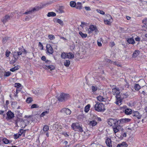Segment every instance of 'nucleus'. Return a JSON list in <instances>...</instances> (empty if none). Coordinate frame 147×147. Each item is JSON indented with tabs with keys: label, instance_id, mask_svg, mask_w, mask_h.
Listing matches in <instances>:
<instances>
[{
	"label": "nucleus",
	"instance_id": "obj_56",
	"mask_svg": "<svg viewBox=\"0 0 147 147\" xmlns=\"http://www.w3.org/2000/svg\"><path fill=\"white\" fill-rule=\"evenodd\" d=\"M97 44L99 46H100L102 45V44L100 40H97Z\"/></svg>",
	"mask_w": 147,
	"mask_h": 147
},
{
	"label": "nucleus",
	"instance_id": "obj_13",
	"mask_svg": "<svg viewBox=\"0 0 147 147\" xmlns=\"http://www.w3.org/2000/svg\"><path fill=\"white\" fill-rule=\"evenodd\" d=\"M132 115L138 119H140L141 117L140 114L137 111H135L132 113Z\"/></svg>",
	"mask_w": 147,
	"mask_h": 147
},
{
	"label": "nucleus",
	"instance_id": "obj_10",
	"mask_svg": "<svg viewBox=\"0 0 147 147\" xmlns=\"http://www.w3.org/2000/svg\"><path fill=\"white\" fill-rule=\"evenodd\" d=\"M10 19V17L8 15H6L4 17H3L2 19L1 20L2 22L5 24Z\"/></svg>",
	"mask_w": 147,
	"mask_h": 147
},
{
	"label": "nucleus",
	"instance_id": "obj_55",
	"mask_svg": "<svg viewBox=\"0 0 147 147\" xmlns=\"http://www.w3.org/2000/svg\"><path fill=\"white\" fill-rule=\"evenodd\" d=\"M92 89L93 91L95 92L96 90L97 89V88L96 87L92 86Z\"/></svg>",
	"mask_w": 147,
	"mask_h": 147
},
{
	"label": "nucleus",
	"instance_id": "obj_30",
	"mask_svg": "<svg viewBox=\"0 0 147 147\" xmlns=\"http://www.w3.org/2000/svg\"><path fill=\"white\" fill-rule=\"evenodd\" d=\"M97 123V122L93 120L90 121L89 124L90 126H94L96 125Z\"/></svg>",
	"mask_w": 147,
	"mask_h": 147
},
{
	"label": "nucleus",
	"instance_id": "obj_21",
	"mask_svg": "<svg viewBox=\"0 0 147 147\" xmlns=\"http://www.w3.org/2000/svg\"><path fill=\"white\" fill-rule=\"evenodd\" d=\"M67 58L72 59L74 58V55L71 53H67Z\"/></svg>",
	"mask_w": 147,
	"mask_h": 147
},
{
	"label": "nucleus",
	"instance_id": "obj_52",
	"mask_svg": "<svg viewBox=\"0 0 147 147\" xmlns=\"http://www.w3.org/2000/svg\"><path fill=\"white\" fill-rule=\"evenodd\" d=\"M14 138L15 139H17L20 136V134H14Z\"/></svg>",
	"mask_w": 147,
	"mask_h": 147
},
{
	"label": "nucleus",
	"instance_id": "obj_25",
	"mask_svg": "<svg viewBox=\"0 0 147 147\" xmlns=\"http://www.w3.org/2000/svg\"><path fill=\"white\" fill-rule=\"evenodd\" d=\"M79 34L81 36V37L83 38H85L87 36V35L86 34H84L82 32L80 31L79 33Z\"/></svg>",
	"mask_w": 147,
	"mask_h": 147
},
{
	"label": "nucleus",
	"instance_id": "obj_4",
	"mask_svg": "<svg viewBox=\"0 0 147 147\" xmlns=\"http://www.w3.org/2000/svg\"><path fill=\"white\" fill-rule=\"evenodd\" d=\"M69 94L62 93L58 97V99L59 101H63L69 98Z\"/></svg>",
	"mask_w": 147,
	"mask_h": 147
},
{
	"label": "nucleus",
	"instance_id": "obj_61",
	"mask_svg": "<svg viewBox=\"0 0 147 147\" xmlns=\"http://www.w3.org/2000/svg\"><path fill=\"white\" fill-rule=\"evenodd\" d=\"M33 93L37 95V90H34L33 92Z\"/></svg>",
	"mask_w": 147,
	"mask_h": 147
},
{
	"label": "nucleus",
	"instance_id": "obj_37",
	"mask_svg": "<svg viewBox=\"0 0 147 147\" xmlns=\"http://www.w3.org/2000/svg\"><path fill=\"white\" fill-rule=\"evenodd\" d=\"M70 5L72 7H74L76 6V3L74 1H71L70 3Z\"/></svg>",
	"mask_w": 147,
	"mask_h": 147
},
{
	"label": "nucleus",
	"instance_id": "obj_15",
	"mask_svg": "<svg viewBox=\"0 0 147 147\" xmlns=\"http://www.w3.org/2000/svg\"><path fill=\"white\" fill-rule=\"evenodd\" d=\"M130 120L131 119L128 118L122 119L120 120V122L121 123L123 124L129 122Z\"/></svg>",
	"mask_w": 147,
	"mask_h": 147
},
{
	"label": "nucleus",
	"instance_id": "obj_33",
	"mask_svg": "<svg viewBox=\"0 0 147 147\" xmlns=\"http://www.w3.org/2000/svg\"><path fill=\"white\" fill-rule=\"evenodd\" d=\"M49 113V110H48L45 111L43 112L40 115V117H43L44 116L48 114Z\"/></svg>",
	"mask_w": 147,
	"mask_h": 147
},
{
	"label": "nucleus",
	"instance_id": "obj_42",
	"mask_svg": "<svg viewBox=\"0 0 147 147\" xmlns=\"http://www.w3.org/2000/svg\"><path fill=\"white\" fill-rule=\"evenodd\" d=\"M49 38L51 40H54L55 39V36L52 34H50L48 36Z\"/></svg>",
	"mask_w": 147,
	"mask_h": 147
},
{
	"label": "nucleus",
	"instance_id": "obj_47",
	"mask_svg": "<svg viewBox=\"0 0 147 147\" xmlns=\"http://www.w3.org/2000/svg\"><path fill=\"white\" fill-rule=\"evenodd\" d=\"M33 11L31 9V8H30V9L29 10L27 11L26 12L24 13V14H31L32 12Z\"/></svg>",
	"mask_w": 147,
	"mask_h": 147
},
{
	"label": "nucleus",
	"instance_id": "obj_5",
	"mask_svg": "<svg viewBox=\"0 0 147 147\" xmlns=\"http://www.w3.org/2000/svg\"><path fill=\"white\" fill-rule=\"evenodd\" d=\"M118 122V121H117L116 119H110L108 120V123L109 125L111 126L113 125H116L117 123Z\"/></svg>",
	"mask_w": 147,
	"mask_h": 147
},
{
	"label": "nucleus",
	"instance_id": "obj_38",
	"mask_svg": "<svg viewBox=\"0 0 147 147\" xmlns=\"http://www.w3.org/2000/svg\"><path fill=\"white\" fill-rule=\"evenodd\" d=\"M128 96V94L127 93L121 94V97H122L123 98H126Z\"/></svg>",
	"mask_w": 147,
	"mask_h": 147
},
{
	"label": "nucleus",
	"instance_id": "obj_12",
	"mask_svg": "<svg viewBox=\"0 0 147 147\" xmlns=\"http://www.w3.org/2000/svg\"><path fill=\"white\" fill-rule=\"evenodd\" d=\"M116 100L115 102V103L119 105H121V102L122 101V99L121 98V97L119 96H115Z\"/></svg>",
	"mask_w": 147,
	"mask_h": 147
},
{
	"label": "nucleus",
	"instance_id": "obj_45",
	"mask_svg": "<svg viewBox=\"0 0 147 147\" xmlns=\"http://www.w3.org/2000/svg\"><path fill=\"white\" fill-rule=\"evenodd\" d=\"M37 95H40L44 94V92L40 90H37Z\"/></svg>",
	"mask_w": 147,
	"mask_h": 147
},
{
	"label": "nucleus",
	"instance_id": "obj_49",
	"mask_svg": "<svg viewBox=\"0 0 147 147\" xmlns=\"http://www.w3.org/2000/svg\"><path fill=\"white\" fill-rule=\"evenodd\" d=\"M32 101V99L31 98H28L26 100V102L28 103H30Z\"/></svg>",
	"mask_w": 147,
	"mask_h": 147
},
{
	"label": "nucleus",
	"instance_id": "obj_18",
	"mask_svg": "<svg viewBox=\"0 0 147 147\" xmlns=\"http://www.w3.org/2000/svg\"><path fill=\"white\" fill-rule=\"evenodd\" d=\"M127 144L125 142H123L121 143L118 144L117 147H127Z\"/></svg>",
	"mask_w": 147,
	"mask_h": 147
},
{
	"label": "nucleus",
	"instance_id": "obj_64",
	"mask_svg": "<svg viewBox=\"0 0 147 147\" xmlns=\"http://www.w3.org/2000/svg\"><path fill=\"white\" fill-rule=\"evenodd\" d=\"M4 113L3 111H0V114H2Z\"/></svg>",
	"mask_w": 147,
	"mask_h": 147
},
{
	"label": "nucleus",
	"instance_id": "obj_54",
	"mask_svg": "<svg viewBox=\"0 0 147 147\" xmlns=\"http://www.w3.org/2000/svg\"><path fill=\"white\" fill-rule=\"evenodd\" d=\"M111 61V63L113 64V65H116L118 66H121V65L118 64L116 62H112Z\"/></svg>",
	"mask_w": 147,
	"mask_h": 147
},
{
	"label": "nucleus",
	"instance_id": "obj_58",
	"mask_svg": "<svg viewBox=\"0 0 147 147\" xmlns=\"http://www.w3.org/2000/svg\"><path fill=\"white\" fill-rule=\"evenodd\" d=\"M135 40L137 41H140V38L138 36H137L136 38H135Z\"/></svg>",
	"mask_w": 147,
	"mask_h": 147
},
{
	"label": "nucleus",
	"instance_id": "obj_7",
	"mask_svg": "<svg viewBox=\"0 0 147 147\" xmlns=\"http://www.w3.org/2000/svg\"><path fill=\"white\" fill-rule=\"evenodd\" d=\"M107 17L108 19H105L104 20V23L107 25H110L111 24V22H110V20L111 19H112V17L109 14L107 15Z\"/></svg>",
	"mask_w": 147,
	"mask_h": 147
},
{
	"label": "nucleus",
	"instance_id": "obj_51",
	"mask_svg": "<svg viewBox=\"0 0 147 147\" xmlns=\"http://www.w3.org/2000/svg\"><path fill=\"white\" fill-rule=\"evenodd\" d=\"M11 74V72L9 71L5 72L4 74L5 76L7 77L9 76Z\"/></svg>",
	"mask_w": 147,
	"mask_h": 147
},
{
	"label": "nucleus",
	"instance_id": "obj_48",
	"mask_svg": "<svg viewBox=\"0 0 147 147\" xmlns=\"http://www.w3.org/2000/svg\"><path fill=\"white\" fill-rule=\"evenodd\" d=\"M38 107V106L36 104H33L31 106V109H33L34 108H37Z\"/></svg>",
	"mask_w": 147,
	"mask_h": 147
},
{
	"label": "nucleus",
	"instance_id": "obj_44",
	"mask_svg": "<svg viewBox=\"0 0 147 147\" xmlns=\"http://www.w3.org/2000/svg\"><path fill=\"white\" fill-rule=\"evenodd\" d=\"M135 88L136 90H138L140 88V86L139 84H136L135 86Z\"/></svg>",
	"mask_w": 147,
	"mask_h": 147
},
{
	"label": "nucleus",
	"instance_id": "obj_36",
	"mask_svg": "<svg viewBox=\"0 0 147 147\" xmlns=\"http://www.w3.org/2000/svg\"><path fill=\"white\" fill-rule=\"evenodd\" d=\"M25 131L26 130H24L23 129H21L18 132V134H20V136H21L22 134H23L24 135Z\"/></svg>",
	"mask_w": 147,
	"mask_h": 147
},
{
	"label": "nucleus",
	"instance_id": "obj_31",
	"mask_svg": "<svg viewBox=\"0 0 147 147\" xmlns=\"http://www.w3.org/2000/svg\"><path fill=\"white\" fill-rule=\"evenodd\" d=\"M90 105L88 104L85 107L84 111L86 113H87L89 111L90 107Z\"/></svg>",
	"mask_w": 147,
	"mask_h": 147
},
{
	"label": "nucleus",
	"instance_id": "obj_57",
	"mask_svg": "<svg viewBox=\"0 0 147 147\" xmlns=\"http://www.w3.org/2000/svg\"><path fill=\"white\" fill-rule=\"evenodd\" d=\"M85 9L87 11H90L91 9L90 7H84Z\"/></svg>",
	"mask_w": 147,
	"mask_h": 147
},
{
	"label": "nucleus",
	"instance_id": "obj_9",
	"mask_svg": "<svg viewBox=\"0 0 147 147\" xmlns=\"http://www.w3.org/2000/svg\"><path fill=\"white\" fill-rule=\"evenodd\" d=\"M60 112L62 113H64L67 115H69L71 113V110L68 108H64L61 110Z\"/></svg>",
	"mask_w": 147,
	"mask_h": 147
},
{
	"label": "nucleus",
	"instance_id": "obj_39",
	"mask_svg": "<svg viewBox=\"0 0 147 147\" xmlns=\"http://www.w3.org/2000/svg\"><path fill=\"white\" fill-rule=\"evenodd\" d=\"M2 140L3 143L5 144H8L9 143V140L6 138H3Z\"/></svg>",
	"mask_w": 147,
	"mask_h": 147
},
{
	"label": "nucleus",
	"instance_id": "obj_20",
	"mask_svg": "<svg viewBox=\"0 0 147 147\" xmlns=\"http://www.w3.org/2000/svg\"><path fill=\"white\" fill-rule=\"evenodd\" d=\"M97 98L98 101L100 102L105 101L106 99L105 98L101 96H98L97 97Z\"/></svg>",
	"mask_w": 147,
	"mask_h": 147
},
{
	"label": "nucleus",
	"instance_id": "obj_50",
	"mask_svg": "<svg viewBox=\"0 0 147 147\" xmlns=\"http://www.w3.org/2000/svg\"><path fill=\"white\" fill-rule=\"evenodd\" d=\"M10 53L11 52L10 51L8 50H7L5 53L6 56L7 57H9Z\"/></svg>",
	"mask_w": 147,
	"mask_h": 147
},
{
	"label": "nucleus",
	"instance_id": "obj_32",
	"mask_svg": "<svg viewBox=\"0 0 147 147\" xmlns=\"http://www.w3.org/2000/svg\"><path fill=\"white\" fill-rule=\"evenodd\" d=\"M56 16V14L53 12H49L47 14V16L48 17L55 16Z\"/></svg>",
	"mask_w": 147,
	"mask_h": 147
},
{
	"label": "nucleus",
	"instance_id": "obj_11",
	"mask_svg": "<svg viewBox=\"0 0 147 147\" xmlns=\"http://www.w3.org/2000/svg\"><path fill=\"white\" fill-rule=\"evenodd\" d=\"M43 7V5H40L38 6H36L33 8H31L33 12L34 11H38Z\"/></svg>",
	"mask_w": 147,
	"mask_h": 147
},
{
	"label": "nucleus",
	"instance_id": "obj_22",
	"mask_svg": "<svg viewBox=\"0 0 147 147\" xmlns=\"http://www.w3.org/2000/svg\"><path fill=\"white\" fill-rule=\"evenodd\" d=\"M139 54V51L138 50L135 51L133 54L132 57H137Z\"/></svg>",
	"mask_w": 147,
	"mask_h": 147
},
{
	"label": "nucleus",
	"instance_id": "obj_3",
	"mask_svg": "<svg viewBox=\"0 0 147 147\" xmlns=\"http://www.w3.org/2000/svg\"><path fill=\"white\" fill-rule=\"evenodd\" d=\"M88 33L89 34L94 33L97 34L98 30L96 26L94 25H91L90 26L87 30Z\"/></svg>",
	"mask_w": 147,
	"mask_h": 147
},
{
	"label": "nucleus",
	"instance_id": "obj_19",
	"mask_svg": "<svg viewBox=\"0 0 147 147\" xmlns=\"http://www.w3.org/2000/svg\"><path fill=\"white\" fill-rule=\"evenodd\" d=\"M55 22L58 23L61 25H63L64 24L63 21L60 19L56 18L54 20Z\"/></svg>",
	"mask_w": 147,
	"mask_h": 147
},
{
	"label": "nucleus",
	"instance_id": "obj_53",
	"mask_svg": "<svg viewBox=\"0 0 147 147\" xmlns=\"http://www.w3.org/2000/svg\"><path fill=\"white\" fill-rule=\"evenodd\" d=\"M21 85L19 83H16L15 84V86L17 88H19L21 86Z\"/></svg>",
	"mask_w": 147,
	"mask_h": 147
},
{
	"label": "nucleus",
	"instance_id": "obj_62",
	"mask_svg": "<svg viewBox=\"0 0 147 147\" xmlns=\"http://www.w3.org/2000/svg\"><path fill=\"white\" fill-rule=\"evenodd\" d=\"M126 135H127L126 134V133H123V135H122L123 136V137H125L126 136Z\"/></svg>",
	"mask_w": 147,
	"mask_h": 147
},
{
	"label": "nucleus",
	"instance_id": "obj_23",
	"mask_svg": "<svg viewBox=\"0 0 147 147\" xmlns=\"http://www.w3.org/2000/svg\"><path fill=\"white\" fill-rule=\"evenodd\" d=\"M127 42L129 44H134L135 43L134 40L132 38H128L127 40Z\"/></svg>",
	"mask_w": 147,
	"mask_h": 147
},
{
	"label": "nucleus",
	"instance_id": "obj_16",
	"mask_svg": "<svg viewBox=\"0 0 147 147\" xmlns=\"http://www.w3.org/2000/svg\"><path fill=\"white\" fill-rule=\"evenodd\" d=\"M106 143L107 145L109 147H112L111 145V139L107 138L106 141Z\"/></svg>",
	"mask_w": 147,
	"mask_h": 147
},
{
	"label": "nucleus",
	"instance_id": "obj_29",
	"mask_svg": "<svg viewBox=\"0 0 147 147\" xmlns=\"http://www.w3.org/2000/svg\"><path fill=\"white\" fill-rule=\"evenodd\" d=\"M70 64V61L69 60H65L64 62V65L66 67H68Z\"/></svg>",
	"mask_w": 147,
	"mask_h": 147
},
{
	"label": "nucleus",
	"instance_id": "obj_6",
	"mask_svg": "<svg viewBox=\"0 0 147 147\" xmlns=\"http://www.w3.org/2000/svg\"><path fill=\"white\" fill-rule=\"evenodd\" d=\"M120 91L118 88H115L112 89V93L113 95H115L116 96H119Z\"/></svg>",
	"mask_w": 147,
	"mask_h": 147
},
{
	"label": "nucleus",
	"instance_id": "obj_60",
	"mask_svg": "<svg viewBox=\"0 0 147 147\" xmlns=\"http://www.w3.org/2000/svg\"><path fill=\"white\" fill-rule=\"evenodd\" d=\"M62 134L65 137H68L69 136L65 132H63L62 133Z\"/></svg>",
	"mask_w": 147,
	"mask_h": 147
},
{
	"label": "nucleus",
	"instance_id": "obj_26",
	"mask_svg": "<svg viewBox=\"0 0 147 147\" xmlns=\"http://www.w3.org/2000/svg\"><path fill=\"white\" fill-rule=\"evenodd\" d=\"M20 66L18 65H17L15 66L14 67L11 69L10 71L12 72H14L18 70Z\"/></svg>",
	"mask_w": 147,
	"mask_h": 147
},
{
	"label": "nucleus",
	"instance_id": "obj_41",
	"mask_svg": "<svg viewBox=\"0 0 147 147\" xmlns=\"http://www.w3.org/2000/svg\"><path fill=\"white\" fill-rule=\"evenodd\" d=\"M113 131L115 133H116L118 132L119 131V127L117 126L115 127H113Z\"/></svg>",
	"mask_w": 147,
	"mask_h": 147
},
{
	"label": "nucleus",
	"instance_id": "obj_14",
	"mask_svg": "<svg viewBox=\"0 0 147 147\" xmlns=\"http://www.w3.org/2000/svg\"><path fill=\"white\" fill-rule=\"evenodd\" d=\"M7 116L8 119H11L14 117V115L13 113L9 111L7 113Z\"/></svg>",
	"mask_w": 147,
	"mask_h": 147
},
{
	"label": "nucleus",
	"instance_id": "obj_27",
	"mask_svg": "<svg viewBox=\"0 0 147 147\" xmlns=\"http://www.w3.org/2000/svg\"><path fill=\"white\" fill-rule=\"evenodd\" d=\"M132 112L131 110L130 109H127L125 111V113L127 115H129L131 114Z\"/></svg>",
	"mask_w": 147,
	"mask_h": 147
},
{
	"label": "nucleus",
	"instance_id": "obj_2",
	"mask_svg": "<svg viewBox=\"0 0 147 147\" xmlns=\"http://www.w3.org/2000/svg\"><path fill=\"white\" fill-rule=\"evenodd\" d=\"M71 127L75 131H78L81 132L83 131L82 127L77 122L73 123L71 125Z\"/></svg>",
	"mask_w": 147,
	"mask_h": 147
},
{
	"label": "nucleus",
	"instance_id": "obj_8",
	"mask_svg": "<svg viewBox=\"0 0 147 147\" xmlns=\"http://www.w3.org/2000/svg\"><path fill=\"white\" fill-rule=\"evenodd\" d=\"M47 52L49 54H52L53 52V49L51 45L49 44H47L46 46Z\"/></svg>",
	"mask_w": 147,
	"mask_h": 147
},
{
	"label": "nucleus",
	"instance_id": "obj_1",
	"mask_svg": "<svg viewBox=\"0 0 147 147\" xmlns=\"http://www.w3.org/2000/svg\"><path fill=\"white\" fill-rule=\"evenodd\" d=\"M95 110L98 112H103L105 110L104 105L102 103L97 102L94 106Z\"/></svg>",
	"mask_w": 147,
	"mask_h": 147
},
{
	"label": "nucleus",
	"instance_id": "obj_28",
	"mask_svg": "<svg viewBox=\"0 0 147 147\" xmlns=\"http://www.w3.org/2000/svg\"><path fill=\"white\" fill-rule=\"evenodd\" d=\"M76 7L77 9H81L82 7V4L81 3L78 2L76 4Z\"/></svg>",
	"mask_w": 147,
	"mask_h": 147
},
{
	"label": "nucleus",
	"instance_id": "obj_59",
	"mask_svg": "<svg viewBox=\"0 0 147 147\" xmlns=\"http://www.w3.org/2000/svg\"><path fill=\"white\" fill-rule=\"evenodd\" d=\"M17 53L18 56L21 55L22 54V52L21 51H19L17 52Z\"/></svg>",
	"mask_w": 147,
	"mask_h": 147
},
{
	"label": "nucleus",
	"instance_id": "obj_46",
	"mask_svg": "<svg viewBox=\"0 0 147 147\" xmlns=\"http://www.w3.org/2000/svg\"><path fill=\"white\" fill-rule=\"evenodd\" d=\"M19 51H21L22 53H24L25 54H26L27 53L26 50L23 48H19Z\"/></svg>",
	"mask_w": 147,
	"mask_h": 147
},
{
	"label": "nucleus",
	"instance_id": "obj_24",
	"mask_svg": "<svg viewBox=\"0 0 147 147\" xmlns=\"http://www.w3.org/2000/svg\"><path fill=\"white\" fill-rule=\"evenodd\" d=\"M45 68L47 69H50L51 70H52L55 69V67L53 65H46Z\"/></svg>",
	"mask_w": 147,
	"mask_h": 147
},
{
	"label": "nucleus",
	"instance_id": "obj_40",
	"mask_svg": "<svg viewBox=\"0 0 147 147\" xmlns=\"http://www.w3.org/2000/svg\"><path fill=\"white\" fill-rule=\"evenodd\" d=\"M96 11L97 12L100 14L101 15H104L105 14V12L104 11L100 9H96Z\"/></svg>",
	"mask_w": 147,
	"mask_h": 147
},
{
	"label": "nucleus",
	"instance_id": "obj_34",
	"mask_svg": "<svg viewBox=\"0 0 147 147\" xmlns=\"http://www.w3.org/2000/svg\"><path fill=\"white\" fill-rule=\"evenodd\" d=\"M67 53L63 52L61 55V57L63 59L67 58Z\"/></svg>",
	"mask_w": 147,
	"mask_h": 147
},
{
	"label": "nucleus",
	"instance_id": "obj_35",
	"mask_svg": "<svg viewBox=\"0 0 147 147\" xmlns=\"http://www.w3.org/2000/svg\"><path fill=\"white\" fill-rule=\"evenodd\" d=\"M41 59L42 60H43L44 61H45L46 63H50L51 62L50 61H49L48 60H46L45 57L44 56H42V57Z\"/></svg>",
	"mask_w": 147,
	"mask_h": 147
},
{
	"label": "nucleus",
	"instance_id": "obj_43",
	"mask_svg": "<svg viewBox=\"0 0 147 147\" xmlns=\"http://www.w3.org/2000/svg\"><path fill=\"white\" fill-rule=\"evenodd\" d=\"M43 129L44 131H47L49 130V127L47 125H45L43 127Z\"/></svg>",
	"mask_w": 147,
	"mask_h": 147
},
{
	"label": "nucleus",
	"instance_id": "obj_17",
	"mask_svg": "<svg viewBox=\"0 0 147 147\" xmlns=\"http://www.w3.org/2000/svg\"><path fill=\"white\" fill-rule=\"evenodd\" d=\"M13 57L14 58V59L12 61V63L15 62L18 58V55L17 54L16 52H14L13 53Z\"/></svg>",
	"mask_w": 147,
	"mask_h": 147
},
{
	"label": "nucleus",
	"instance_id": "obj_63",
	"mask_svg": "<svg viewBox=\"0 0 147 147\" xmlns=\"http://www.w3.org/2000/svg\"><path fill=\"white\" fill-rule=\"evenodd\" d=\"M29 20H30V18L29 17H26L25 19V20L26 21H28Z\"/></svg>",
	"mask_w": 147,
	"mask_h": 147
}]
</instances>
